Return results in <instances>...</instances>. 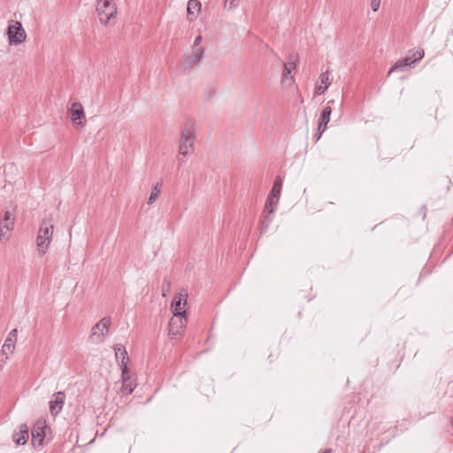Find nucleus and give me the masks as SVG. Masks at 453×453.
<instances>
[{"label":"nucleus","mask_w":453,"mask_h":453,"mask_svg":"<svg viewBox=\"0 0 453 453\" xmlns=\"http://www.w3.org/2000/svg\"><path fill=\"white\" fill-rule=\"evenodd\" d=\"M298 62V56L290 54L288 58V62L283 65L282 79H287L291 73L292 70L296 67Z\"/></svg>","instance_id":"2eb2a0df"},{"label":"nucleus","mask_w":453,"mask_h":453,"mask_svg":"<svg viewBox=\"0 0 453 453\" xmlns=\"http://www.w3.org/2000/svg\"><path fill=\"white\" fill-rule=\"evenodd\" d=\"M319 78H320L321 84L319 87H317L316 92L319 95H322L326 91L327 88L330 85L329 74L327 72L322 73L320 74Z\"/></svg>","instance_id":"412c9836"},{"label":"nucleus","mask_w":453,"mask_h":453,"mask_svg":"<svg viewBox=\"0 0 453 453\" xmlns=\"http://www.w3.org/2000/svg\"><path fill=\"white\" fill-rule=\"evenodd\" d=\"M452 423H453V418H452Z\"/></svg>","instance_id":"473e14b6"},{"label":"nucleus","mask_w":453,"mask_h":453,"mask_svg":"<svg viewBox=\"0 0 453 453\" xmlns=\"http://www.w3.org/2000/svg\"><path fill=\"white\" fill-rule=\"evenodd\" d=\"M68 112L71 116L73 126L79 127L83 125L81 119H85V113L81 103H73L71 108L68 110Z\"/></svg>","instance_id":"6e6552de"},{"label":"nucleus","mask_w":453,"mask_h":453,"mask_svg":"<svg viewBox=\"0 0 453 453\" xmlns=\"http://www.w3.org/2000/svg\"><path fill=\"white\" fill-rule=\"evenodd\" d=\"M159 194H160V188H159V184L157 183L152 188V190L150 192V197L148 198L147 203L149 205L152 204L156 201V199L158 197Z\"/></svg>","instance_id":"5701e85b"},{"label":"nucleus","mask_w":453,"mask_h":453,"mask_svg":"<svg viewBox=\"0 0 453 453\" xmlns=\"http://www.w3.org/2000/svg\"><path fill=\"white\" fill-rule=\"evenodd\" d=\"M381 0H371V7L373 12H377Z\"/></svg>","instance_id":"bb28decb"},{"label":"nucleus","mask_w":453,"mask_h":453,"mask_svg":"<svg viewBox=\"0 0 453 453\" xmlns=\"http://www.w3.org/2000/svg\"><path fill=\"white\" fill-rule=\"evenodd\" d=\"M194 140L195 132L192 126L184 128L180 141L179 156L187 157L193 153Z\"/></svg>","instance_id":"7ed1b4c3"},{"label":"nucleus","mask_w":453,"mask_h":453,"mask_svg":"<svg viewBox=\"0 0 453 453\" xmlns=\"http://www.w3.org/2000/svg\"><path fill=\"white\" fill-rule=\"evenodd\" d=\"M29 438V429L27 424H20L19 430L12 434V440L17 445H24Z\"/></svg>","instance_id":"f8f14e48"},{"label":"nucleus","mask_w":453,"mask_h":453,"mask_svg":"<svg viewBox=\"0 0 453 453\" xmlns=\"http://www.w3.org/2000/svg\"><path fill=\"white\" fill-rule=\"evenodd\" d=\"M202 55H203V50L197 49L196 52L193 56L190 57L188 67H191L192 65H196V63H198L202 58Z\"/></svg>","instance_id":"b1692460"},{"label":"nucleus","mask_w":453,"mask_h":453,"mask_svg":"<svg viewBox=\"0 0 453 453\" xmlns=\"http://www.w3.org/2000/svg\"><path fill=\"white\" fill-rule=\"evenodd\" d=\"M187 296L188 294H179L178 296H175L172 302V311L173 313V316H186V311L182 309L181 303L182 301H184L183 305L187 303Z\"/></svg>","instance_id":"9b49d317"},{"label":"nucleus","mask_w":453,"mask_h":453,"mask_svg":"<svg viewBox=\"0 0 453 453\" xmlns=\"http://www.w3.org/2000/svg\"><path fill=\"white\" fill-rule=\"evenodd\" d=\"M404 62H406L408 65V67H411L414 65L415 62L412 59V57L407 56L405 58H403Z\"/></svg>","instance_id":"cd10ccee"},{"label":"nucleus","mask_w":453,"mask_h":453,"mask_svg":"<svg viewBox=\"0 0 453 453\" xmlns=\"http://www.w3.org/2000/svg\"><path fill=\"white\" fill-rule=\"evenodd\" d=\"M14 226L13 221H10L9 223H5L4 221H0V239L1 240H9L10 231L12 230Z\"/></svg>","instance_id":"aec40b11"},{"label":"nucleus","mask_w":453,"mask_h":453,"mask_svg":"<svg viewBox=\"0 0 453 453\" xmlns=\"http://www.w3.org/2000/svg\"><path fill=\"white\" fill-rule=\"evenodd\" d=\"M272 213L268 212V210H265L260 219V232L265 233L273 221V218L271 217Z\"/></svg>","instance_id":"6ab92c4d"},{"label":"nucleus","mask_w":453,"mask_h":453,"mask_svg":"<svg viewBox=\"0 0 453 453\" xmlns=\"http://www.w3.org/2000/svg\"><path fill=\"white\" fill-rule=\"evenodd\" d=\"M1 221H4L5 223H9L10 221L14 222V218H12V213L7 211L4 213V218Z\"/></svg>","instance_id":"a878e982"},{"label":"nucleus","mask_w":453,"mask_h":453,"mask_svg":"<svg viewBox=\"0 0 453 453\" xmlns=\"http://www.w3.org/2000/svg\"><path fill=\"white\" fill-rule=\"evenodd\" d=\"M408 65L406 62H404L403 59L398 60L389 70V74L394 72H402L404 71Z\"/></svg>","instance_id":"4be33fe9"},{"label":"nucleus","mask_w":453,"mask_h":453,"mask_svg":"<svg viewBox=\"0 0 453 453\" xmlns=\"http://www.w3.org/2000/svg\"><path fill=\"white\" fill-rule=\"evenodd\" d=\"M281 187H282L281 180L278 176L274 180L273 188L270 192V195L267 197V200H266V203L265 205V210H268L269 213L274 212V210H275L274 207L278 203L280 191H281Z\"/></svg>","instance_id":"423d86ee"},{"label":"nucleus","mask_w":453,"mask_h":453,"mask_svg":"<svg viewBox=\"0 0 453 453\" xmlns=\"http://www.w3.org/2000/svg\"><path fill=\"white\" fill-rule=\"evenodd\" d=\"M111 319L110 317H104L98 321L91 329L90 338H95L96 342H103L104 336L109 332Z\"/></svg>","instance_id":"39448f33"},{"label":"nucleus","mask_w":453,"mask_h":453,"mask_svg":"<svg viewBox=\"0 0 453 453\" xmlns=\"http://www.w3.org/2000/svg\"><path fill=\"white\" fill-rule=\"evenodd\" d=\"M122 372V390L127 395H131L135 388V385L133 383V381L129 376V372H128L127 368L125 371V374H124V372Z\"/></svg>","instance_id":"f3484780"},{"label":"nucleus","mask_w":453,"mask_h":453,"mask_svg":"<svg viewBox=\"0 0 453 453\" xmlns=\"http://www.w3.org/2000/svg\"><path fill=\"white\" fill-rule=\"evenodd\" d=\"M169 288H170V282L168 280H165L162 284L163 292L168 291Z\"/></svg>","instance_id":"c85d7f7f"},{"label":"nucleus","mask_w":453,"mask_h":453,"mask_svg":"<svg viewBox=\"0 0 453 453\" xmlns=\"http://www.w3.org/2000/svg\"><path fill=\"white\" fill-rule=\"evenodd\" d=\"M45 422L44 421H37L34 427L32 428L31 435H32V443L34 445L41 446L45 438Z\"/></svg>","instance_id":"1a4fd4ad"},{"label":"nucleus","mask_w":453,"mask_h":453,"mask_svg":"<svg viewBox=\"0 0 453 453\" xmlns=\"http://www.w3.org/2000/svg\"><path fill=\"white\" fill-rule=\"evenodd\" d=\"M54 399L50 401L49 407L50 411L52 415H58L61 411L65 403V395L63 391H58L53 395Z\"/></svg>","instance_id":"9d476101"},{"label":"nucleus","mask_w":453,"mask_h":453,"mask_svg":"<svg viewBox=\"0 0 453 453\" xmlns=\"http://www.w3.org/2000/svg\"><path fill=\"white\" fill-rule=\"evenodd\" d=\"M202 42V36L201 35H197L195 39V42H194V47H196L198 46Z\"/></svg>","instance_id":"7c9ffc66"},{"label":"nucleus","mask_w":453,"mask_h":453,"mask_svg":"<svg viewBox=\"0 0 453 453\" xmlns=\"http://www.w3.org/2000/svg\"><path fill=\"white\" fill-rule=\"evenodd\" d=\"M325 130H326V129H324V127H321L319 131V130L317 131L316 134L314 135V137H315L316 141H319V138H320V136H321L322 133H323Z\"/></svg>","instance_id":"c756f323"},{"label":"nucleus","mask_w":453,"mask_h":453,"mask_svg":"<svg viewBox=\"0 0 453 453\" xmlns=\"http://www.w3.org/2000/svg\"><path fill=\"white\" fill-rule=\"evenodd\" d=\"M330 104H334V100H330L327 102V105L321 111L319 119V131L321 127H324V129L326 128V126L330 120V115L332 112V107L330 106Z\"/></svg>","instance_id":"4468645a"},{"label":"nucleus","mask_w":453,"mask_h":453,"mask_svg":"<svg viewBox=\"0 0 453 453\" xmlns=\"http://www.w3.org/2000/svg\"><path fill=\"white\" fill-rule=\"evenodd\" d=\"M115 356L117 359H120L121 361V372L127 370L128 357L126 348L121 344H117L114 346Z\"/></svg>","instance_id":"ddd939ff"},{"label":"nucleus","mask_w":453,"mask_h":453,"mask_svg":"<svg viewBox=\"0 0 453 453\" xmlns=\"http://www.w3.org/2000/svg\"><path fill=\"white\" fill-rule=\"evenodd\" d=\"M412 57V59L413 61L416 63V62H418L419 60H421L424 57V51L423 50H414L412 53H411V56Z\"/></svg>","instance_id":"393cba45"},{"label":"nucleus","mask_w":453,"mask_h":453,"mask_svg":"<svg viewBox=\"0 0 453 453\" xmlns=\"http://www.w3.org/2000/svg\"><path fill=\"white\" fill-rule=\"evenodd\" d=\"M96 12L100 23L106 26L111 20L116 19L118 11L112 0H96Z\"/></svg>","instance_id":"f03ea898"},{"label":"nucleus","mask_w":453,"mask_h":453,"mask_svg":"<svg viewBox=\"0 0 453 453\" xmlns=\"http://www.w3.org/2000/svg\"><path fill=\"white\" fill-rule=\"evenodd\" d=\"M54 232V221L52 217L43 219L40 225L37 237L36 245L37 250L40 257L46 254L53 236Z\"/></svg>","instance_id":"f257e3e1"},{"label":"nucleus","mask_w":453,"mask_h":453,"mask_svg":"<svg viewBox=\"0 0 453 453\" xmlns=\"http://www.w3.org/2000/svg\"><path fill=\"white\" fill-rule=\"evenodd\" d=\"M7 35L11 44H20L25 42L27 34L19 21H13L8 25Z\"/></svg>","instance_id":"20e7f679"},{"label":"nucleus","mask_w":453,"mask_h":453,"mask_svg":"<svg viewBox=\"0 0 453 453\" xmlns=\"http://www.w3.org/2000/svg\"><path fill=\"white\" fill-rule=\"evenodd\" d=\"M17 334H18V330L17 329H12L9 333L7 338L5 339V342H4V345L2 346L1 352L3 354H6V352L8 350L9 351H12L14 349V342L17 340Z\"/></svg>","instance_id":"dca6fc26"},{"label":"nucleus","mask_w":453,"mask_h":453,"mask_svg":"<svg viewBox=\"0 0 453 453\" xmlns=\"http://www.w3.org/2000/svg\"><path fill=\"white\" fill-rule=\"evenodd\" d=\"M178 160H179V162H180V165H181V164L185 161L184 159H182V158H180V157H179V158H178Z\"/></svg>","instance_id":"2f4dec72"},{"label":"nucleus","mask_w":453,"mask_h":453,"mask_svg":"<svg viewBox=\"0 0 453 453\" xmlns=\"http://www.w3.org/2000/svg\"><path fill=\"white\" fill-rule=\"evenodd\" d=\"M201 10V3L198 0H189L188 2L187 12L189 20H194L196 18V14Z\"/></svg>","instance_id":"a211bd4d"},{"label":"nucleus","mask_w":453,"mask_h":453,"mask_svg":"<svg viewBox=\"0 0 453 453\" xmlns=\"http://www.w3.org/2000/svg\"><path fill=\"white\" fill-rule=\"evenodd\" d=\"M188 319L186 316H173L168 324L169 336L172 340L177 339L182 330L186 327Z\"/></svg>","instance_id":"0eeeda50"}]
</instances>
